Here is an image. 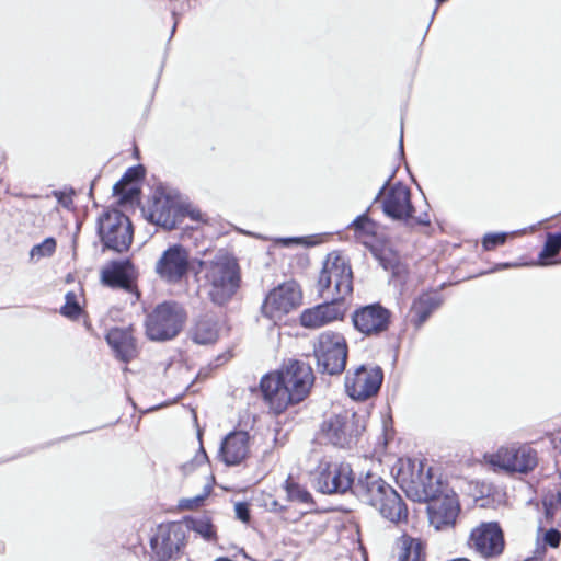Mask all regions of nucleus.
<instances>
[{"instance_id": "nucleus-48", "label": "nucleus", "mask_w": 561, "mask_h": 561, "mask_svg": "<svg viewBox=\"0 0 561 561\" xmlns=\"http://www.w3.org/2000/svg\"><path fill=\"white\" fill-rule=\"evenodd\" d=\"M525 561H538L536 558H530V559H527Z\"/></svg>"}, {"instance_id": "nucleus-2", "label": "nucleus", "mask_w": 561, "mask_h": 561, "mask_svg": "<svg viewBox=\"0 0 561 561\" xmlns=\"http://www.w3.org/2000/svg\"><path fill=\"white\" fill-rule=\"evenodd\" d=\"M203 286L215 305H226L240 286L239 266L233 256L218 252L214 259L199 262Z\"/></svg>"}, {"instance_id": "nucleus-29", "label": "nucleus", "mask_w": 561, "mask_h": 561, "mask_svg": "<svg viewBox=\"0 0 561 561\" xmlns=\"http://www.w3.org/2000/svg\"><path fill=\"white\" fill-rule=\"evenodd\" d=\"M284 489L286 491L288 501L301 503L305 505L312 504L311 494L305 488L296 483L290 476L286 479Z\"/></svg>"}, {"instance_id": "nucleus-21", "label": "nucleus", "mask_w": 561, "mask_h": 561, "mask_svg": "<svg viewBox=\"0 0 561 561\" xmlns=\"http://www.w3.org/2000/svg\"><path fill=\"white\" fill-rule=\"evenodd\" d=\"M249 439L247 432H231L221 443L220 457L227 466L241 463L249 455Z\"/></svg>"}, {"instance_id": "nucleus-27", "label": "nucleus", "mask_w": 561, "mask_h": 561, "mask_svg": "<svg viewBox=\"0 0 561 561\" xmlns=\"http://www.w3.org/2000/svg\"><path fill=\"white\" fill-rule=\"evenodd\" d=\"M397 561H425L423 542L408 535L400 537V553Z\"/></svg>"}, {"instance_id": "nucleus-12", "label": "nucleus", "mask_w": 561, "mask_h": 561, "mask_svg": "<svg viewBox=\"0 0 561 561\" xmlns=\"http://www.w3.org/2000/svg\"><path fill=\"white\" fill-rule=\"evenodd\" d=\"M467 546L483 559H496L504 552V533L497 522H482L470 530Z\"/></svg>"}, {"instance_id": "nucleus-14", "label": "nucleus", "mask_w": 561, "mask_h": 561, "mask_svg": "<svg viewBox=\"0 0 561 561\" xmlns=\"http://www.w3.org/2000/svg\"><path fill=\"white\" fill-rule=\"evenodd\" d=\"M301 301V291L294 280L285 282L274 288L266 296L262 305V313L270 320L277 322L296 309Z\"/></svg>"}, {"instance_id": "nucleus-18", "label": "nucleus", "mask_w": 561, "mask_h": 561, "mask_svg": "<svg viewBox=\"0 0 561 561\" xmlns=\"http://www.w3.org/2000/svg\"><path fill=\"white\" fill-rule=\"evenodd\" d=\"M459 511V503L455 494L438 496L428 506L430 524L436 530L451 527L455 525Z\"/></svg>"}, {"instance_id": "nucleus-15", "label": "nucleus", "mask_w": 561, "mask_h": 561, "mask_svg": "<svg viewBox=\"0 0 561 561\" xmlns=\"http://www.w3.org/2000/svg\"><path fill=\"white\" fill-rule=\"evenodd\" d=\"M190 270V252L181 244H173L165 249L154 264L158 277L170 285L182 282Z\"/></svg>"}, {"instance_id": "nucleus-36", "label": "nucleus", "mask_w": 561, "mask_h": 561, "mask_svg": "<svg viewBox=\"0 0 561 561\" xmlns=\"http://www.w3.org/2000/svg\"><path fill=\"white\" fill-rule=\"evenodd\" d=\"M113 193L115 196L119 197L121 203L133 202L139 194V188L136 183L123 184L121 190L116 191L115 185L113 186Z\"/></svg>"}, {"instance_id": "nucleus-46", "label": "nucleus", "mask_w": 561, "mask_h": 561, "mask_svg": "<svg viewBox=\"0 0 561 561\" xmlns=\"http://www.w3.org/2000/svg\"><path fill=\"white\" fill-rule=\"evenodd\" d=\"M290 242H299V239H295V238H293V239H284V243L285 244H288Z\"/></svg>"}, {"instance_id": "nucleus-7", "label": "nucleus", "mask_w": 561, "mask_h": 561, "mask_svg": "<svg viewBox=\"0 0 561 561\" xmlns=\"http://www.w3.org/2000/svg\"><path fill=\"white\" fill-rule=\"evenodd\" d=\"M494 470L507 473L527 474L538 465V454L529 445L502 446L495 453L484 456Z\"/></svg>"}, {"instance_id": "nucleus-41", "label": "nucleus", "mask_w": 561, "mask_h": 561, "mask_svg": "<svg viewBox=\"0 0 561 561\" xmlns=\"http://www.w3.org/2000/svg\"><path fill=\"white\" fill-rule=\"evenodd\" d=\"M188 9H190V1L183 0L179 7L172 5L171 12H172V15L176 19L178 16L184 14Z\"/></svg>"}, {"instance_id": "nucleus-45", "label": "nucleus", "mask_w": 561, "mask_h": 561, "mask_svg": "<svg viewBox=\"0 0 561 561\" xmlns=\"http://www.w3.org/2000/svg\"><path fill=\"white\" fill-rule=\"evenodd\" d=\"M512 266H516L515 264H511V263H502V264H499L496 270H500V268H508V267H512Z\"/></svg>"}, {"instance_id": "nucleus-31", "label": "nucleus", "mask_w": 561, "mask_h": 561, "mask_svg": "<svg viewBox=\"0 0 561 561\" xmlns=\"http://www.w3.org/2000/svg\"><path fill=\"white\" fill-rule=\"evenodd\" d=\"M561 250V233H549L547 236L543 249L539 253L541 265H546L547 259L554 257Z\"/></svg>"}, {"instance_id": "nucleus-20", "label": "nucleus", "mask_w": 561, "mask_h": 561, "mask_svg": "<svg viewBox=\"0 0 561 561\" xmlns=\"http://www.w3.org/2000/svg\"><path fill=\"white\" fill-rule=\"evenodd\" d=\"M343 316V309L340 301L325 300L311 309L305 310L300 316V323L305 328L317 329Z\"/></svg>"}, {"instance_id": "nucleus-8", "label": "nucleus", "mask_w": 561, "mask_h": 561, "mask_svg": "<svg viewBox=\"0 0 561 561\" xmlns=\"http://www.w3.org/2000/svg\"><path fill=\"white\" fill-rule=\"evenodd\" d=\"M185 317L184 309L176 302L158 305L146 320L148 337L153 341L173 339L181 331Z\"/></svg>"}, {"instance_id": "nucleus-24", "label": "nucleus", "mask_w": 561, "mask_h": 561, "mask_svg": "<svg viewBox=\"0 0 561 561\" xmlns=\"http://www.w3.org/2000/svg\"><path fill=\"white\" fill-rule=\"evenodd\" d=\"M219 331L217 318L213 314H205L195 321L190 334L196 344L208 345L218 340Z\"/></svg>"}, {"instance_id": "nucleus-22", "label": "nucleus", "mask_w": 561, "mask_h": 561, "mask_svg": "<svg viewBox=\"0 0 561 561\" xmlns=\"http://www.w3.org/2000/svg\"><path fill=\"white\" fill-rule=\"evenodd\" d=\"M136 271L130 261L114 262L108 268L103 270L102 280L113 288L134 290Z\"/></svg>"}, {"instance_id": "nucleus-19", "label": "nucleus", "mask_w": 561, "mask_h": 561, "mask_svg": "<svg viewBox=\"0 0 561 561\" xmlns=\"http://www.w3.org/2000/svg\"><path fill=\"white\" fill-rule=\"evenodd\" d=\"M321 435L334 446H348L353 439V421L350 413L331 415L323 421Z\"/></svg>"}, {"instance_id": "nucleus-35", "label": "nucleus", "mask_w": 561, "mask_h": 561, "mask_svg": "<svg viewBox=\"0 0 561 561\" xmlns=\"http://www.w3.org/2000/svg\"><path fill=\"white\" fill-rule=\"evenodd\" d=\"M66 302L60 309V313L67 318L76 319L81 313V308L77 301V295L72 291L66 294Z\"/></svg>"}, {"instance_id": "nucleus-11", "label": "nucleus", "mask_w": 561, "mask_h": 561, "mask_svg": "<svg viewBox=\"0 0 561 561\" xmlns=\"http://www.w3.org/2000/svg\"><path fill=\"white\" fill-rule=\"evenodd\" d=\"M313 484L323 494L345 493L354 484L353 470L348 463L323 458L313 471Z\"/></svg>"}, {"instance_id": "nucleus-6", "label": "nucleus", "mask_w": 561, "mask_h": 561, "mask_svg": "<svg viewBox=\"0 0 561 561\" xmlns=\"http://www.w3.org/2000/svg\"><path fill=\"white\" fill-rule=\"evenodd\" d=\"M313 354L321 373L339 375L344 371L347 360V344L342 334L325 331L314 343Z\"/></svg>"}, {"instance_id": "nucleus-9", "label": "nucleus", "mask_w": 561, "mask_h": 561, "mask_svg": "<svg viewBox=\"0 0 561 561\" xmlns=\"http://www.w3.org/2000/svg\"><path fill=\"white\" fill-rule=\"evenodd\" d=\"M98 230L104 248L119 253L129 249L134 236L133 225L122 211H104L98 220Z\"/></svg>"}, {"instance_id": "nucleus-37", "label": "nucleus", "mask_w": 561, "mask_h": 561, "mask_svg": "<svg viewBox=\"0 0 561 561\" xmlns=\"http://www.w3.org/2000/svg\"><path fill=\"white\" fill-rule=\"evenodd\" d=\"M141 170L140 168H129L126 173L123 175V178L115 183V190L118 191L123 186V184L135 183V181L140 178Z\"/></svg>"}, {"instance_id": "nucleus-47", "label": "nucleus", "mask_w": 561, "mask_h": 561, "mask_svg": "<svg viewBox=\"0 0 561 561\" xmlns=\"http://www.w3.org/2000/svg\"><path fill=\"white\" fill-rule=\"evenodd\" d=\"M278 503L276 501L273 502L274 510H277Z\"/></svg>"}, {"instance_id": "nucleus-40", "label": "nucleus", "mask_w": 561, "mask_h": 561, "mask_svg": "<svg viewBox=\"0 0 561 561\" xmlns=\"http://www.w3.org/2000/svg\"><path fill=\"white\" fill-rule=\"evenodd\" d=\"M234 512H236L237 518H239L243 523H248L249 522V519H250V510H249V505L247 503L238 502L234 505Z\"/></svg>"}, {"instance_id": "nucleus-5", "label": "nucleus", "mask_w": 561, "mask_h": 561, "mask_svg": "<svg viewBox=\"0 0 561 561\" xmlns=\"http://www.w3.org/2000/svg\"><path fill=\"white\" fill-rule=\"evenodd\" d=\"M390 179L380 188L377 199L382 195L381 207L383 214L392 220L408 225L427 226L431 222L426 210L417 213L411 203V191L401 182L389 185Z\"/></svg>"}, {"instance_id": "nucleus-32", "label": "nucleus", "mask_w": 561, "mask_h": 561, "mask_svg": "<svg viewBox=\"0 0 561 561\" xmlns=\"http://www.w3.org/2000/svg\"><path fill=\"white\" fill-rule=\"evenodd\" d=\"M56 248V240L53 237H48L43 242L32 247L30 259L33 262H38L42 259L50 257L55 253Z\"/></svg>"}, {"instance_id": "nucleus-26", "label": "nucleus", "mask_w": 561, "mask_h": 561, "mask_svg": "<svg viewBox=\"0 0 561 561\" xmlns=\"http://www.w3.org/2000/svg\"><path fill=\"white\" fill-rule=\"evenodd\" d=\"M417 473L412 472L411 484L416 492L417 500L434 497L436 489L434 488L432 468L426 467L422 461L419 462Z\"/></svg>"}, {"instance_id": "nucleus-42", "label": "nucleus", "mask_w": 561, "mask_h": 561, "mask_svg": "<svg viewBox=\"0 0 561 561\" xmlns=\"http://www.w3.org/2000/svg\"><path fill=\"white\" fill-rule=\"evenodd\" d=\"M554 507H556V502H554V497L553 496L546 497L543 500V508H545V513H546V517L547 518H552Z\"/></svg>"}, {"instance_id": "nucleus-44", "label": "nucleus", "mask_w": 561, "mask_h": 561, "mask_svg": "<svg viewBox=\"0 0 561 561\" xmlns=\"http://www.w3.org/2000/svg\"><path fill=\"white\" fill-rule=\"evenodd\" d=\"M400 151L403 153V126L401 125V133H400Z\"/></svg>"}, {"instance_id": "nucleus-38", "label": "nucleus", "mask_w": 561, "mask_h": 561, "mask_svg": "<svg viewBox=\"0 0 561 561\" xmlns=\"http://www.w3.org/2000/svg\"><path fill=\"white\" fill-rule=\"evenodd\" d=\"M207 460V455L203 448H201L199 453L196 454L195 458L188 462L183 465L182 469L185 473L192 471L196 466L204 463Z\"/></svg>"}, {"instance_id": "nucleus-34", "label": "nucleus", "mask_w": 561, "mask_h": 561, "mask_svg": "<svg viewBox=\"0 0 561 561\" xmlns=\"http://www.w3.org/2000/svg\"><path fill=\"white\" fill-rule=\"evenodd\" d=\"M211 492V485L206 484L201 494L192 497H184L179 501V506L182 510H196L203 505L204 501L208 497Z\"/></svg>"}, {"instance_id": "nucleus-10", "label": "nucleus", "mask_w": 561, "mask_h": 561, "mask_svg": "<svg viewBox=\"0 0 561 561\" xmlns=\"http://www.w3.org/2000/svg\"><path fill=\"white\" fill-rule=\"evenodd\" d=\"M184 213L185 206L175 192L157 187L150 199L146 217L150 222L171 230L182 221Z\"/></svg>"}, {"instance_id": "nucleus-16", "label": "nucleus", "mask_w": 561, "mask_h": 561, "mask_svg": "<svg viewBox=\"0 0 561 561\" xmlns=\"http://www.w3.org/2000/svg\"><path fill=\"white\" fill-rule=\"evenodd\" d=\"M383 373L379 366H358L345 377V389L351 398L364 401L375 396L382 383Z\"/></svg>"}, {"instance_id": "nucleus-39", "label": "nucleus", "mask_w": 561, "mask_h": 561, "mask_svg": "<svg viewBox=\"0 0 561 561\" xmlns=\"http://www.w3.org/2000/svg\"><path fill=\"white\" fill-rule=\"evenodd\" d=\"M543 540L550 547L557 548L561 541V533L554 528H551L545 534Z\"/></svg>"}, {"instance_id": "nucleus-30", "label": "nucleus", "mask_w": 561, "mask_h": 561, "mask_svg": "<svg viewBox=\"0 0 561 561\" xmlns=\"http://www.w3.org/2000/svg\"><path fill=\"white\" fill-rule=\"evenodd\" d=\"M190 528L207 541L217 539L216 529L207 516L195 517L188 520Z\"/></svg>"}, {"instance_id": "nucleus-17", "label": "nucleus", "mask_w": 561, "mask_h": 561, "mask_svg": "<svg viewBox=\"0 0 561 561\" xmlns=\"http://www.w3.org/2000/svg\"><path fill=\"white\" fill-rule=\"evenodd\" d=\"M356 330L365 335L385 332L390 323V311L380 304H371L356 309L352 314Z\"/></svg>"}, {"instance_id": "nucleus-25", "label": "nucleus", "mask_w": 561, "mask_h": 561, "mask_svg": "<svg viewBox=\"0 0 561 561\" xmlns=\"http://www.w3.org/2000/svg\"><path fill=\"white\" fill-rule=\"evenodd\" d=\"M442 304L436 295L425 294L420 296L411 307V321L420 328Z\"/></svg>"}, {"instance_id": "nucleus-23", "label": "nucleus", "mask_w": 561, "mask_h": 561, "mask_svg": "<svg viewBox=\"0 0 561 561\" xmlns=\"http://www.w3.org/2000/svg\"><path fill=\"white\" fill-rule=\"evenodd\" d=\"M106 341L121 360L129 362L136 356L135 339L129 329H111L106 334Z\"/></svg>"}, {"instance_id": "nucleus-1", "label": "nucleus", "mask_w": 561, "mask_h": 561, "mask_svg": "<svg viewBox=\"0 0 561 561\" xmlns=\"http://www.w3.org/2000/svg\"><path fill=\"white\" fill-rule=\"evenodd\" d=\"M313 380V373L308 364L290 360L279 371L264 376L260 386L265 401L278 414L289 404L302 401Z\"/></svg>"}, {"instance_id": "nucleus-28", "label": "nucleus", "mask_w": 561, "mask_h": 561, "mask_svg": "<svg viewBox=\"0 0 561 561\" xmlns=\"http://www.w3.org/2000/svg\"><path fill=\"white\" fill-rule=\"evenodd\" d=\"M348 228L354 230L355 237L363 243H367L368 239L373 238L377 231L376 222L367 214L356 217Z\"/></svg>"}, {"instance_id": "nucleus-4", "label": "nucleus", "mask_w": 561, "mask_h": 561, "mask_svg": "<svg viewBox=\"0 0 561 561\" xmlns=\"http://www.w3.org/2000/svg\"><path fill=\"white\" fill-rule=\"evenodd\" d=\"M318 289L324 300L342 301L353 291V272L347 260L331 252L323 262L318 279Z\"/></svg>"}, {"instance_id": "nucleus-43", "label": "nucleus", "mask_w": 561, "mask_h": 561, "mask_svg": "<svg viewBox=\"0 0 561 561\" xmlns=\"http://www.w3.org/2000/svg\"><path fill=\"white\" fill-rule=\"evenodd\" d=\"M185 216H188L190 218H192L193 220H196V221H202L203 220V214L201 213V210H198V209H190L186 206H185L184 217Z\"/></svg>"}, {"instance_id": "nucleus-33", "label": "nucleus", "mask_w": 561, "mask_h": 561, "mask_svg": "<svg viewBox=\"0 0 561 561\" xmlns=\"http://www.w3.org/2000/svg\"><path fill=\"white\" fill-rule=\"evenodd\" d=\"M524 231L486 233L482 239V247L485 251H492L497 245L504 244L510 236H517Z\"/></svg>"}, {"instance_id": "nucleus-3", "label": "nucleus", "mask_w": 561, "mask_h": 561, "mask_svg": "<svg viewBox=\"0 0 561 561\" xmlns=\"http://www.w3.org/2000/svg\"><path fill=\"white\" fill-rule=\"evenodd\" d=\"M351 491L359 501L378 510L391 523H400L408 515L401 496L377 474L368 472L360 477Z\"/></svg>"}, {"instance_id": "nucleus-13", "label": "nucleus", "mask_w": 561, "mask_h": 561, "mask_svg": "<svg viewBox=\"0 0 561 561\" xmlns=\"http://www.w3.org/2000/svg\"><path fill=\"white\" fill-rule=\"evenodd\" d=\"M185 537L184 527L180 523L160 524L150 538L151 558L156 561L179 558Z\"/></svg>"}]
</instances>
